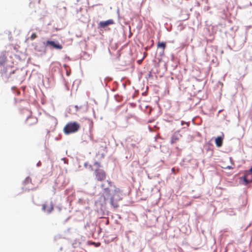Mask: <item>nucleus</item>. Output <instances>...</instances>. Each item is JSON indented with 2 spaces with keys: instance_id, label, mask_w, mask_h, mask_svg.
Returning a JSON list of instances; mask_svg holds the SVG:
<instances>
[{
  "instance_id": "obj_1",
  "label": "nucleus",
  "mask_w": 252,
  "mask_h": 252,
  "mask_svg": "<svg viewBox=\"0 0 252 252\" xmlns=\"http://www.w3.org/2000/svg\"><path fill=\"white\" fill-rule=\"evenodd\" d=\"M81 128L79 123L77 122L68 123L63 128V132L66 134L75 133L79 131Z\"/></svg>"
},
{
  "instance_id": "obj_2",
  "label": "nucleus",
  "mask_w": 252,
  "mask_h": 252,
  "mask_svg": "<svg viewBox=\"0 0 252 252\" xmlns=\"http://www.w3.org/2000/svg\"><path fill=\"white\" fill-rule=\"evenodd\" d=\"M96 179L98 181H104L106 177V172L102 169L98 168L94 170Z\"/></svg>"
},
{
  "instance_id": "obj_3",
  "label": "nucleus",
  "mask_w": 252,
  "mask_h": 252,
  "mask_svg": "<svg viewBox=\"0 0 252 252\" xmlns=\"http://www.w3.org/2000/svg\"><path fill=\"white\" fill-rule=\"evenodd\" d=\"M243 180V184L247 185L248 184L252 182V173L249 171H246L244 176L240 178V180Z\"/></svg>"
},
{
  "instance_id": "obj_4",
  "label": "nucleus",
  "mask_w": 252,
  "mask_h": 252,
  "mask_svg": "<svg viewBox=\"0 0 252 252\" xmlns=\"http://www.w3.org/2000/svg\"><path fill=\"white\" fill-rule=\"evenodd\" d=\"M54 209V204L52 201L50 202L46 201L42 204V210L46 212L48 214H50Z\"/></svg>"
},
{
  "instance_id": "obj_5",
  "label": "nucleus",
  "mask_w": 252,
  "mask_h": 252,
  "mask_svg": "<svg viewBox=\"0 0 252 252\" xmlns=\"http://www.w3.org/2000/svg\"><path fill=\"white\" fill-rule=\"evenodd\" d=\"M46 44L47 46H50L52 48L55 49L61 50L63 48V45L58 41H54L48 40L46 42Z\"/></svg>"
},
{
  "instance_id": "obj_6",
  "label": "nucleus",
  "mask_w": 252,
  "mask_h": 252,
  "mask_svg": "<svg viewBox=\"0 0 252 252\" xmlns=\"http://www.w3.org/2000/svg\"><path fill=\"white\" fill-rule=\"evenodd\" d=\"M37 119L32 116L29 117L26 121L27 125L29 126H32L33 125H35L37 124Z\"/></svg>"
},
{
  "instance_id": "obj_7",
  "label": "nucleus",
  "mask_w": 252,
  "mask_h": 252,
  "mask_svg": "<svg viewBox=\"0 0 252 252\" xmlns=\"http://www.w3.org/2000/svg\"><path fill=\"white\" fill-rule=\"evenodd\" d=\"M182 135L179 133L178 131H176L173 133L171 137V144H173L178 142Z\"/></svg>"
},
{
  "instance_id": "obj_8",
  "label": "nucleus",
  "mask_w": 252,
  "mask_h": 252,
  "mask_svg": "<svg viewBox=\"0 0 252 252\" xmlns=\"http://www.w3.org/2000/svg\"><path fill=\"white\" fill-rule=\"evenodd\" d=\"M112 184L111 182L109 181L108 180L106 181V182L102 184H101V187L104 190L105 192L109 194L110 190L109 188L111 187Z\"/></svg>"
},
{
  "instance_id": "obj_9",
  "label": "nucleus",
  "mask_w": 252,
  "mask_h": 252,
  "mask_svg": "<svg viewBox=\"0 0 252 252\" xmlns=\"http://www.w3.org/2000/svg\"><path fill=\"white\" fill-rule=\"evenodd\" d=\"M114 22L112 19H109L105 21H101L99 23V26L100 28H104L109 25H113Z\"/></svg>"
},
{
  "instance_id": "obj_10",
  "label": "nucleus",
  "mask_w": 252,
  "mask_h": 252,
  "mask_svg": "<svg viewBox=\"0 0 252 252\" xmlns=\"http://www.w3.org/2000/svg\"><path fill=\"white\" fill-rule=\"evenodd\" d=\"M223 134H222V136H218L215 139V143L216 146L218 147H220L222 145L223 143Z\"/></svg>"
},
{
  "instance_id": "obj_11",
  "label": "nucleus",
  "mask_w": 252,
  "mask_h": 252,
  "mask_svg": "<svg viewBox=\"0 0 252 252\" xmlns=\"http://www.w3.org/2000/svg\"><path fill=\"white\" fill-rule=\"evenodd\" d=\"M166 46V43L164 42H158L157 45L158 48H161L163 51L164 50Z\"/></svg>"
},
{
  "instance_id": "obj_12",
  "label": "nucleus",
  "mask_w": 252,
  "mask_h": 252,
  "mask_svg": "<svg viewBox=\"0 0 252 252\" xmlns=\"http://www.w3.org/2000/svg\"><path fill=\"white\" fill-rule=\"evenodd\" d=\"M110 203L111 205L115 208H117L119 207V204L117 202H115L114 200V197L111 198Z\"/></svg>"
},
{
  "instance_id": "obj_13",
  "label": "nucleus",
  "mask_w": 252,
  "mask_h": 252,
  "mask_svg": "<svg viewBox=\"0 0 252 252\" xmlns=\"http://www.w3.org/2000/svg\"><path fill=\"white\" fill-rule=\"evenodd\" d=\"M29 183H32V179L29 177H27L24 182L25 186L28 185Z\"/></svg>"
},
{
  "instance_id": "obj_14",
  "label": "nucleus",
  "mask_w": 252,
  "mask_h": 252,
  "mask_svg": "<svg viewBox=\"0 0 252 252\" xmlns=\"http://www.w3.org/2000/svg\"><path fill=\"white\" fill-rule=\"evenodd\" d=\"M37 37L36 34L35 33H33L32 34L30 38L32 40H34V39H35L36 37Z\"/></svg>"
},
{
  "instance_id": "obj_15",
  "label": "nucleus",
  "mask_w": 252,
  "mask_h": 252,
  "mask_svg": "<svg viewBox=\"0 0 252 252\" xmlns=\"http://www.w3.org/2000/svg\"><path fill=\"white\" fill-rule=\"evenodd\" d=\"M94 164L95 165L97 166L98 167H99L100 166V164H99L98 162H95L94 163Z\"/></svg>"
},
{
  "instance_id": "obj_16",
  "label": "nucleus",
  "mask_w": 252,
  "mask_h": 252,
  "mask_svg": "<svg viewBox=\"0 0 252 252\" xmlns=\"http://www.w3.org/2000/svg\"><path fill=\"white\" fill-rule=\"evenodd\" d=\"M27 188H28V189H33V187H32L28 186V187H27Z\"/></svg>"
},
{
  "instance_id": "obj_17",
  "label": "nucleus",
  "mask_w": 252,
  "mask_h": 252,
  "mask_svg": "<svg viewBox=\"0 0 252 252\" xmlns=\"http://www.w3.org/2000/svg\"><path fill=\"white\" fill-rule=\"evenodd\" d=\"M188 124V123H185V122H184V121H182V122H181V125H182V126H183V125H184V124Z\"/></svg>"
},
{
  "instance_id": "obj_18",
  "label": "nucleus",
  "mask_w": 252,
  "mask_h": 252,
  "mask_svg": "<svg viewBox=\"0 0 252 252\" xmlns=\"http://www.w3.org/2000/svg\"><path fill=\"white\" fill-rule=\"evenodd\" d=\"M249 171L252 173V167L250 168V169Z\"/></svg>"
},
{
  "instance_id": "obj_19",
  "label": "nucleus",
  "mask_w": 252,
  "mask_h": 252,
  "mask_svg": "<svg viewBox=\"0 0 252 252\" xmlns=\"http://www.w3.org/2000/svg\"><path fill=\"white\" fill-rule=\"evenodd\" d=\"M172 172H174V171H175V168H172Z\"/></svg>"
},
{
  "instance_id": "obj_20",
  "label": "nucleus",
  "mask_w": 252,
  "mask_h": 252,
  "mask_svg": "<svg viewBox=\"0 0 252 252\" xmlns=\"http://www.w3.org/2000/svg\"><path fill=\"white\" fill-rule=\"evenodd\" d=\"M227 168L231 169L232 167L231 166H228L227 167Z\"/></svg>"
},
{
  "instance_id": "obj_21",
  "label": "nucleus",
  "mask_w": 252,
  "mask_h": 252,
  "mask_svg": "<svg viewBox=\"0 0 252 252\" xmlns=\"http://www.w3.org/2000/svg\"><path fill=\"white\" fill-rule=\"evenodd\" d=\"M40 164H41V163H40V162L39 161V162L37 163V166H39Z\"/></svg>"
},
{
  "instance_id": "obj_22",
  "label": "nucleus",
  "mask_w": 252,
  "mask_h": 252,
  "mask_svg": "<svg viewBox=\"0 0 252 252\" xmlns=\"http://www.w3.org/2000/svg\"><path fill=\"white\" fill-rule=\"evenodd\" d=\"M90 167L91 168V170H93V168L91 165L90 166Z\"/></svg>"
}]
</instances>
